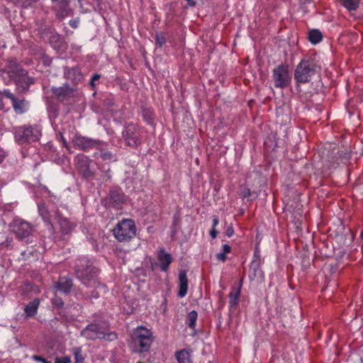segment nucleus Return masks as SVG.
I'll use <instances>...</instances> for the list:
<instances>
[{
	"instance_id": "f257e3e1",
	"label": "nucleus",
	"mask_w": 363,
	"mask_h": 363,
	"mask_svg": "<svg viewBox=\"0 0 363 363\" xmlns=\"http://www.w3.org/2000/svg\"><path fill=\"white\" fill-rule=\"evenodd\" d=\"M320 67L315 62L311 60H301L294 71V79L297 83L310 82L313 76L319 74Z\"/></svg>"
},
{
	"instance_id": "f03ea898",
	"label": "nucleus",
	"mask_w": 363,
	"mask_h": 363,
	"mask_svg": "<svg viewBox=\"0 0 363 363\" xmlns=\"http://www.w3.org/2000/svg\"><path fill=\"white\" fill-rule=\"evenodd\" d=\"M75 272L77 277L84 284H87L96 277L97 269L94 266L92 260L86 257H81L77 261Z\"/></svg>"
},
{
	"instance_id": "7ed1b4c3",
	"label": "nucleus",
	"mask_w": 363,
	"mask_h": 363,
	"mask_svg": "<svg viewBox=\"0 0 363 363\" xmlns=\"http://www.w3.org/2000/svg\"><path fill=\"white\" fill-rule=\"evenodd\" d=\"M15 140L18 145L38 141L41 136V129L36 125H24L15 128Z\"/></svg>"
},
{
	"instance_id": "20e7f679",
	"label": "nucleus",
	"mask_w": 363,
	"mask_h": 363,
	"mask_svg": "<svg viewBox=\"0 0 363 363\" xmlns=\"http://www.w3.org/2000/svg\"><path fill=\"white\" fill-rule=\"evenodd\" d=\"M152 342V333L150 330L140 326L133 331L132 343L138 352L147 351Z\"/></svg>"
},
{
	"instance_id": "39448f33",
	"label": "nucleus",
	"mask_w": 363,
	"mask_h": 363,
	"mask_svg": "<svg viewBox=\"0 0 363 363\" xmlns=\"http://www.w3.org/2000/svg\"><path fill=\"white\" fill-rule=\"evenodd\" d=\"M115 238L119 242L128 241L136 235V228L133 220L123 219L113 229Z\"/></svg>"
},
{
	"instance_id": "423d86ee",
	"label": "nucleus",
	"mask_w": 363,
	"mask_h": 363,
	"mask_svg": "<svg viewBox=\"0 0 363 363\" xmlns=\"http://www.w3.org/2000/svg\"><path fill=\"white\" fill-rule=\"evenodd\" d=\"M272 80L276 88L284 89L289 86L291 81L289 67L281 64L275 67L272 71Z\"/></svg>"
},
{
	"instance_id": "0eeeda50",
	"label": "nucleus",
	"mask_w": 363,
	"mask_h": 363,
	"mask_svg": "<svg viewBox=\"0 0 363 363\" xmlns=\"http://www.w3.org/2000/svg\"><path fill=\"white\" fill-rule=\"evenodd\" d=\"M74 147L83 151H89L91 149H101L104 145L101 140L93 139L77 134L72 139Z\"/></svg>"
},
{
	"instance_id": "6e6552de",
	"label": "nucleus",
	"mask_w": 363,
	"mask_h": 363,
	"mask_svg": "<svg viewBox=\"0 0 363 363\" xmlns=\"http://www.w3.org/2000/svg\"><path fill=\"white\" fill-rule=\"evenodd\" d=\"M143 130L132 124L127 125L123 132L126 145L131 147H137L140 145Z\"/></svg>"
},
{
	"instance_id": "1a4fd4ad",
	"label": "nucleus",
	"mask_w": 363,
	"mask_h": 363,
	"mask_svg": "<svg viewBox=\"0 0 363 363\" xmlns=\"http://www.w3.org/2000/svg\"><path fill=\"white\" fill-rule=\"evenodd\" d=\"M11 79H13L16 84L18 89L21 92H26L28 90L30 84L34 83V79L27 75V72L24 69L20 71L11 70Z\"/></svg>"
},
{
	"instance_id": "9d476101",
	"label": "nucleus",
	"mask_w": 363,
	"mask_h": 363,
	"mask_svg": "<svg viewBox=\"0 0 363 363\" xmlns=\"http://www.w3.org/2000/svg\"><path fill=\"white\" fill-rule=\"evenodd\" d=\"M11 226L13 233L19 239L28 238L33 231V225L21 218L13 219Z\"/></svg>"
},
{
	"instance_id": "9b49d317",
	"label": "nucleus",
	"mask_w": 363,
	"mask_h": 363,
	"mask_svg": "<svg viewBox=\"0 0 363 363\" xmlns=\"http://www.w3.org/2000/svg\"><path fill=\"white\" fill-rule=\"evenodd\" d=\"M81 336L87 340H94L96 339L106 338L105 330L97 324H89L80 333Z\"/></svg>"
},
{
	"instance_id": "f8f14e48",
	"label": "nucleus",
	"mask_w": 363,
	"mask_h": 363,
	"mask_svg": "<svg viewBox=\"0 0 363 363\" xmlns=\"http://www.w3.org/2000/svg\"><path fill=\"white\" fill-rule=\"evenodd\" d=\"M76 165L78 171L84 178H89L94 176V172L91 169V161L85 155H78L75 158Z\"/></svg>"
},
{
	"instance_id": "ddd939ff",
	"label": "nucleus",
	"mask_w": 363,
	"mask_h": 363,
	"mask_svg": "<svg viewBox=\"0 0 363 363\" xmlns=\"http://www.w3.org/2000/svg\"><path fill=\"white\" fill-rule=\"evenodd\" d=\"M4 96L11 99L13 108L16 113H23L27 110V104L24 99H18L9 90L4 91Z\"/></svg>"
},
{
	"instance_id": "4468645a",
	"label": "nucleus",
	"mask_w": 363,
	"mask_h": 363,
	"mask_svg": "<svg viewBox=\"0 0 363 363\" xmlns=\"http://www.w3.org/2000/svg\"><path fill=\"white\" fill-rule=\"evenodd\" d=\"M72 286V280L67 277H61L53 284L52 289L56 294H67Z\"/></svg>"
},
{
	"instance_id": "2eb2a0df",
	"label": "nucleus",
	"mask_w": 363,
	"mask_h": 363,
	"mask_svg": "<svg viewBox=\"0 0 363 363\" xmlns=\"http://www.w3.org/2000/svg\"><path fill=\"white\" fill-rule=\"evenodd\" d=\"M64 75L65 78L70 79L74 83H77L82 79V72L77 67H74L72 68L65 67L64 70Z\"/></svg>"
},
{
	"instance_id": "dca6fc26",
	"label": "nucleus",
	"mask_w": 363,
	"mask_h": 363,
	"mask_svg": "<svg viewBox=\"0 0 363 363\" xmlns=\"http://www.w3.org/2000/svg\"><path fill=\"white\" fill-rule=\"evenodd\" d=\"M69 4V0H60L55 6L56 15L59 20L69 15L70 12Z\"/></svg>"
},
{
	"instance_id": "f3484780",
	"label": "nucleus",
	"mask_w": 363,
	"mask_h": 363,
	"mask_svg": "<svg viewBox=\"0 0 363 363\" xmlns=\"http://www.w3.org/2000/svg\"><path fill=\"white\" fill-rule=\"evenodd\" d=\"M260 257L255 252L254 255L253 260L252 261L250 266L249 277L251 280L254 279L259 274H261L262 272L260 270Z\"/></svg>"
},
{
	"instance_id": "a211bd4d",
	"label": "nucleus",
	"mask_w": 363,
	"mask_h": 363,
	"mask_svg": "<svg viewBox=\"0 0 363 363\" xmlns=\"http://www.w3.org/2000/svg\"><path fill=\"white\" fill-rule=\"evenodd\" d=\"M179 290L178 292V296L180 298L184 297L186 295L188 290V279L186 272L185 270H181L179 274Z\"/></svg>"
},
{
	"instance_id": "6ab92c4d",
	"label": "nucleus",
	"mask_w": 363,
	"mask_h": 363,
	"mask_svg": "<svg viewBox=\"0 0 363 363\" xmlns=\"http://www.w3.org/2000/svg\"><path fill=\"white\" fill-rule=\"evenodd\" d=\"M158 260L162 271H167L169 264L172 262V257L170 254L167 253L163 249L160 250L158 253Z\"/></svg>"
},
{
	"instance_id": "aec40b11",
	"label": "nucleus",
	"mask_w": 363,
	"mask_h": 363,
	"mask_svg": "<svg viewBox=\"0 0 363 363\" xmlns=\"http://www.w3.org/2000/svg\"><path fill=\"white\" fill-rule=\"evenodd\" d=\"M52 91L57 98L63 100L73 93V89L70 88L68 84H65L62 86L52 87Z\"/></svg>"
},
{
	"instance_id": "412c9836",
	"label": "nucleus",
	"mask_w": 363,
	"mask_h": 363,
	"mask_svg": "<svg viewBox=\"0 0 363 363\" xmlns=\"http://www.w3.org/2000/svg\"><path fill=\"white\" fill-rule=\"evenodd\" d=\"M108 199L113 206H118L124 201L123 194L120 190H112L110 191Z\"/></svg>"
},
{
	"instance_id": "4be33fe9",
	"label": "nucleus",
	"mask_w": 363,
	"mask_h": 363,
	"mask_svg": "<svg viewBox=\"0 0 363 363\" xmlns=\"http://www.w3.org/2000/svg\"><path fill=\"white\" fill-rule=\"evenodd\" d=\"M38 211H39L40 216L42 217L43 220L47 223L50 230L52 232L53 226L50 222V211H49L48 208H47V206L44 203L39 204L38 205Z\"/></svg>"
},
{
	"instance_id": "5701e85b",
	"label": "nucleus",
	"mask_w": 363,
	"mask_h": 363,
	"mask_svg": "<svg viewBox=\"0 0 363 363\" xmlns=\"http://www.w3.org/2000/svg\"><path fill=\"white\" fill-rule=\"evenodd\" d=\"M56 216L62 233L67 234L73 230L74 227V225L71 223L67 218L58 215L57 212H56Z\"/></svg>"
},
{
	"instance_id": "b1692460",
	"label": "nucleus",
	"mask_w": 363,
	"mask_h": 363,
	"mask_svg": "<svg viewBox=\"0 0 363 363\" xmlns=\"http://www.w3.org/2000/svg\"><path fill=\"white\" fill-rule=\"evenodd\" d=\"M40 304L38 298L34 299L30 302L24 308V311L27 317H32L37 313V311Z\"/></svg>"
},
{
	"instance_id": "393cba45",
	"label": "nucleus",
	"mask_w": 363,
	"mask_h": 363,
	"mask_svg": "<svg viewBox=\"0 0 363 363\" xmlns=\"http://www.w3.org/2000/svg\"><path fill=\"white\" fill-rule=\"evenodd\" d=\"M323 39L322 33L318 29H311L308 31V40L313 45L320 43Z\"/></svg>"
},
{
	"instance_id": "a878e982",
	"label": "nucleus",
	"mask_w": 363,
	"mask_h": 363,
	"mask_svg": "<svg viewBox=\"0 0 363 363\" xmlns=\"http://www.w3.org/2000/svg\"><path fill=\"white\" fill-rule=\"evenodd\" d=\"M342 5L348 11H355L359 4V0H340Z\"/></svg>"
},
{
	"instance_id": "bb28decb",
	"label": "nucleus",
	"mask_w": 363,
	"mask_h": 363,
	"mask_svg": "<svg viewBox=\"0 0 363 363\" xmlns=\"http://www.w3.org/2000/svg\"><path fill=\"white\" fill-rule=\"evenodd\" d=\"M176 357L179 363H189L190 360V354L186 350H182L176 353Z\"/></svg>"
},
{
	"instance_id": "cd10ccee",
	"label": "nucleus",
	"mask_w": 363,
	"mask_h": 363,
	"mask_svg": "<svg viewBox=\"0 0 363 363\" xmlns=\"http://www.w3.org/2000/svg\"><path fill=\"white\" fill-rule=\"evenodd\" d=\"M20 69H21L18 68V63H17L16 60H11L7 62V65L6 66V67L4 69H1V71L3 72H6L8 74L9 77L11 78V73H10L11 70L20 71Z\"/></svg>"
},
{
	"instance_id": "c85d7f7f",
	"label": "nucleus",
	"mask_w": 363,
	"mask_h": 363,
	"mask_svg": "<svg viewBox=\"0 0 363 363\" xmlns=\"http://www.w3.org/2000/svg\"><path fill=\"white\" fill-rule=\"evenodd\" d=\"M239 296H240V290L239 289L237 291L233 290L230 293L229 304H230V308H234L238 305V301H239Z\"/></svg>"
},
{
	"instance_id": "c756f323",
	"label": "nucleus",
	"mask_w": 363,
	"mask_h": 363,
	"mask_svg": "<svg viewBox=\"0 0 363 363\" xmlns=\"http://www.w3.org/2000/svg\"><path fill=\"white\" fill-rule=\"evenodd\" d=\"M75 363H84V357L80 347L73 348Z\"/></svg>"
},
{
	"instance_id": "7c9ffc66",
	"label": "nucleus",
	"mask_w": 363,
	"mask_h": 363,
	"mask_svg": "<svg viewBox=\"0 0 363 363\" xmlns=\"http://www.w3.org/2000/svg\"><path fill=\"white\" fill-rule=\"evenodd\" d=\"M198 314L196 311H191L188 314V325L191 328H194L196 325V322L197 320Z\"/></svg>"
},
{
	"instance_id": "2f4dec72",
	"label": "nucleus",
	"mask_w": 363,
	"mask_h": 363,
	"mask_svg": "<svg viewBox=\"0 0 363 363\" xmlns=\"http://www.w3.org/2000/svg\"><path fill=\"white\" fill-rule=\"evenodd\" d=\"M99 156L106 161H111L115 160L114 155L112 154L111 152L106 150H101V153Z\"/></svg>"
},
{
	"instance_id": "473e14b6",
	"label": "nucleus",
	"mask_w": 363,
	"mask_h": 363,
	"mask_svg": "<svg viewBox=\"0 0 363 363\" xmlns=\"http://www.w3.org/2000/svg\"><path fill=\"white\" fill-rule=\"evenodd\" d=\"M155 41L158 47L161 48L166 42L165 37L162 33L155 34Z\"/></svg>"
},
{
	"instance_id": "72a5a7b5",
	"label": "nucleus",
	"mask_w": 363,
	"mask_h": 363,
	"mask_svg": "<svg viewBox=\"0 0 363 363\" xmlns=\"http://www.w3.org/2000/svg\"><path fill=\"white\" fill-rule=\"evenodd\" d=\"M55 297L52 299V303L54 304L57 308H62L64 305V302L62 299L57 296V294L55 293Z\"/></svg>"
},
{
	"instance_id": "f704fd0d",
	"label": "nucleus",
	"mask_w": 363,
	"mask_h": 363,
	"mask_svg": "<svg viewBox=\"0 0 363 363\" xmlns=\"http://www.w3.org/2000/svg\"><path fill=\"white\" fill-rule=\"evenodd\" d=\"M54 363H71V358L69 357H57Z\"/></svg>"
},
{
	"instance_id": "c9c22d12",
	"label": "nucleus",
	"mask_w": 363,
	"mask_h": 363,
	"mask_svg": "<svg viewBox=\"0 0 363 363\" xmlns=\"http://www.w3.org/2000/svg\"><path fill=\"white\" fill-rule=\"evenodd\" d=\"M33 359H35V361H38V362H41L43 363H52L50 361H48L46 359H45L44 357H40V356H38V355H34L33 357Z\"/></svg>"
},
{
	"instance_id": "e433bc0d",
	"label": "nucleus",
	"mask_w": 363,
	"mask_h": 363,
	"mask_svg": "<svg viewBox=\"0 0 363 363\" xmlns=\"http://www.w3.org/2000/svg\"><path fill=\"white\" fill-rule=\"evenodd\" d=\"M100 77H101V76L98 74H95L93 75V77H91V82H90V85L91 86V87L95 86V82L99 80L100 79Z\"/></svg>"
},
{
	"instance_id": "4c0bfd02",
	"label": "nucleus",
	"mask_w": 363,
	"mask_h": 363,
	"mask_svg": "<svg viewBox=\"0 0 363 363\" xmlns=\"http://www.w3.org/2000/svg\"><path fill=\"white\" fill-rule=\"evenodd\" d=\"M105 336H106L105 339L107 340H110V341L116 339V337H117V335L115 333H110L108 334L105 333Z\"/></svg>"
},
{
	"instance_id": "58836bf2",
	"label": "nucleus",
	"mask_w": 363,
	"mask_h": 363,
	"mask_svg": "<svg viewBox=\"0 0 363 363\" xmlns=\"http://www.w3.org/2000/svg\"><path fill=\"white\" fill-rule=\"evenodd\" d=\"M216 258L221 262H224L226 259L225 253L220 252L216 254Z\"/></svg>"
},
{
	"instance_id": "ea45409f",
	"label": "nucleus",
	"mask_w": 363,
	"mask_h": 363,
	"mask_svg": "<svg viewBox=\"0 0 363 363\" xmlns=\"http://www.w3.org/2000/svg\"><path fill=\"white\" fill-rule=\"evenodd\" d=\"M234 234V230H233V225H230L227 228V230H226V235L230 238Z\"/></svg>"
},
{
	"instance_id": "a19ab883",
	"label": "nucleus",
	"mask_w": 363,
	"mask_h": 363,
	"mask_svg": "<svg viewBox=\"0 0 363 363\" xmlns=\"http://www.w3.org/2000/svg\"><path fill=\"white\" fill-rule=\"evenodd\" d=\"M242 196H243L244 198H246V197H248V196H250V189H244L242 190Z\"/></svg>"
},
{
	"instance_id": "79ce46f5",
	"label": "nucleus",
	"mask_w": 363,
	"mask_h": 363,
	"mask_svg": "<svg viewBox=\"0 0 363 363\" xmlns=\"http://www.w3.org/2000/svg\"><path fill=\"white\" fill-rule=\"evenodd\" d=\"M231 247L228 245H224L223 246V251L224 253L227 254L230 252Z\"/></svg>"
},
{
	"instance_id": "37998d69",
	"label": "nucleus",
	"mask_w": 363,
	"mask_h": 363,
	"mask_svg": "<svg viewBox=\"0 0 363 363\" xmlns=\"http://www.w3.org/2000/svg\"><path fill=\"white\" fill-rule=\"evenodd\" d=\"M210 235L211 236L212 238H216L217 235H218V232L216 230V228H213L212 227V229L210 232Z\"/></svg>"
},
{
	"instance_id": "c03bdc74",
	"label": "nucleus",
	"mask_w": 363,
	"mask_h": 363,
	"mask_svg": "<svg viewBox=\"0 0 363 363\" xmlns=\"http://www.w3.org/2000/svg\"><path fill=\"white\" fill-rule=\"evenodd\" d=\"M6 157V154L4 151L0 150V164L4 160Z\"/></svg>"
},
{
	"instance_id": "a18cd8bd",
	"label": "nucleus",
	"mask_w": 363,
	"mask_h": 363,
	"mask_svg": "<svg viewBox=\"0 0 363 363\" xmlns=\"http://www.w3.org/2000/svg\"><path fill=\"white\" fill-rule=\"evenodd\" d=\"M218 223H219V220H218V216H213V227L216 228V225L218 224Z\"/></svg>"
},
{
	"instance_id": "49530a36",
	"label": "nucleus",
	"mask_w": 363,
	"mask_h": 363,
	"mask_svg": "<svg viewBox=\"0 0 363 363\" xmlns=\"http://www.w3.org/2000/svg\"><path fill=\"white\" fill-rule=\"evenodd\" d=\"M3 95H4V91L3 92L0 91V110L3 109V108H4V104L1 101V98H2Z\"/></svg>"
},
{
	"instance_id": "de8ad7c7",
	"label": "nucleus",
	"mask_w": 363,
	"mask_h": 363,
	"mask_svg": "<svg viewBox=\"0 0 363 363\" xmlns=\"http://www.w3.org/2000/svg\"><path fill=\"white\" fill-rule=\"evenodd\" d=\"M188 4L190 6H195L196 4V2L194 0H191V1H188Z\"/></svg>"
},
{
	"instance_id": "09e8293b",
	"label": "nucleus",
	"mask_w": 363,
	"mask_h": 363,
	"mask_svg": "<svg viewBox=\"0 0 363 363\" xmlns=\"http://www.w3.org/2000/svg\"><path fill=\"white\" fill-rule=\"evenodd\" d=\"M303 4H308L311 3L313 0H301Z\"/></svg>"
},
{
	"instance_id": "8fccbe9b",
	"label": "nucleus",
	"mask_w": 363,
	"mask_h": 363,
	"mask_svg": "<svg viewBox=\"0 0 363 363\" xmlns=\"http://www.w3.org/2000/svg\"><path fill=\"white\" fill-rule=\"evenodd\" d=\"M71 25H72V28H77V25L75 24V23H73V24H71Z\"/></svg>"
},
{
	"instance_id": "3c124183",
	"label": "nucleus",
	"mask_w": 363,
	"mask_h": 363,
	"mask_svg": "<svg viewBox=\"0 0 363 363\" xmlns=\"http://www.w3.org/2000/svg\"><path fill=\"white\" fill-rule=\"evenodd\" d=\"M69 23H77V21H76V20H74V21H70Z\"/></svg>"
},
{
	"instance_id": "603ef678",
	"label": "nucleus",
	"mask_w": 363,
	"mask_h": 363,
	"mask_svg": "<svg viewBox=\"0 0 363 363\" xmlns=\"http://www.w3.org/2000/svg\"><path fill=\"white\" fill-rule=\"evenodd\" d=\"M77 1H78V2H79V5H82V1L83 0H77Z\"/></svg>"
},
{
	"instance_id": "864d4df0",
	"label": "nucleus",
	"mask_w": 363,
	"mask_h": 363,
	"mask_svg": "<svg viewBox=\"0 0 363 363\" xmlns=\"http://www.w3.org/2000/svg\"><path fill=\"white\" fill-rule=\"evenodd\" d=\"M360 237H361L362 239H363V230L361 233Z\"/></svg>"
},
{
	"instance_id": "5fc2aeb1",
	"label": "nucleus",
	"mask_w": 363,
	"mask_h": 363,
	"mask_svg": "<svg viewBox=\"0 0 363 363\" xmlns=\"http://www.w3.org/2000/svg\"><path fill=\"white\" fill-rule=\"evenodd\" d=\"M9 2H14L16 0H6Z\"/></svg>"
},
{
	"instance_id": "6e6d98bb",
	"label": "nucleus",
	"mask_w": 363,
	"mask_h": 363,
	"mask_svg": "<svg viewBox=\"0 0 363 363\" xmlns=\"http://www.w3.org/2000/svg\"><path fill=\"white\" fill-rule=\"evenodd\" d=\"M52 1H57V0H52Z\"/></svg>"
},
{
	"instance_id": "4d7b16f0",
	"label": "nucleus",
	"mask_w": 363,
	"mask_h": 363,
	"mask_svg": "<svg viewBox=\"0 0 363 363\" xmlns=\"http://www.w3.org/2000/svg\"><path fill=\"white\" fill-rule=\"evenodd\" d=\"M138 363H142L141 362H138Z\"/></svg>"
}]
</instances>
